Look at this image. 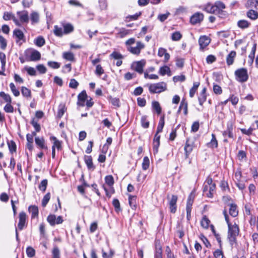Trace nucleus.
Listing matches in <instances>:
<instances>
[{
    "label": "nucleus",
    "mask_w": 258,
    "mask_h": 258,
    "mask_svg": "<svg viewBox=\"0 0 258 258\" xmlns=\"http://www.w3.org/2000/svg\"><path fill=\"white\" fill-rule=\"evenodd\" d=\"M223 213L228 226V238L231 246L233 247L234 244L236 243V237L239 234V228L236 224L233 225L231 224L226 209L224 210Z\"/></svg>",
    "instance_id": "obj_1"
},
{
    "label": "nucleus",
    "mask_w": 258,
    "mask_h": 258,
    "mask_svg": "<svg viewBox=\"0 0 258 258\" xmlns=\"http://www.w3.org/2000/svg\"><path fill=\"white\" fill-rule=\"evenodd\" d=\"M215 190V183L213 182V179L210 176L207 177L203 185V192L207 197L212 198Z\"/></svg>",
    "instance_id": "obj_2"
},
{
    "label": "nucleus",
    "mask_w": 258,
    "mask_h": 258,
    "mask_svg": "<svg viewBox=\"0 0 258 258\" xmlns=\"http://www.w3.org/2000/svg\"><path fill=\"white\" fill-rule=\"evenodd\" d=\"M24 54L26 60L29 61H36L41 58L40 52L33 48L26 49Z\"/></svg>",
    "instance_id": "obj_3"
},
{
    "label": "nucleus",
    "mask_w": 258,
    "mask_h": 258,
    "mask_svg": "<svg viewBox=\"0 0 258 258\" xmlns=\"http://www.w3.org/2000/svg\"><path fill=\"white\" fill-rule=\"evenodd\" d=\"M166 84L162 82L157 83L151 84L149 85V90L151 93H160L166 90Z\"/></svg>",
    "instance_id": "obj_4"
},
{
    "label": "nucleus",
    "mask_w": 258,
    "mask_h": 258,
    "mask_svg": "<svg viewBox=\"0 0 258 258\" xmlns=\"http://www.w3.org/2000/svg\"><path fill=\"white\" fill-rule=\"evenodd\" d=\"M234 74L236 80L239 82H245L248 79L247 70L245 68L237 69L235 71Z\"/></svg>",
    "instance_id": "obj_5"
},
{
    "label": "nucleus",
    "mask_w": 258,
    "mask_h": 258,
    "mask_svg": "<svg viewBox=\"0 0 258 258\" xmlns=\"http://www.w3.org/2000/svg\"><path fill=\"white\" fill-rule=\"evenodd\" d=\"M146 64V60L142 59L140 61L134 62L132 64V68L140 74L143 73V69Z\"/></svg>",
    "instance_id": "obj_6"
},
{
    "label": "nucleus",
    "mask_w": 258,
    "mask_h": 258,
    "mask_svg": "<svg viewBox=\"0 0 258 258\" xmlns=\"http://www.w3.org/2000/svg\"><path fill=\"white\" fill-rule=\"evenodd\" d=\"M47 220L51 226H54L55 224H59L63 222L61 216H59L56 217L55 215L53 214L49 215L47 218Z\"/></svg>",
    "instance_id": "obj_7"
},
{
    "label": "nucleus",
    "mask_w": 258,
    "mask_h": 258,
    "mask_svg": "<svg viewBox=\"0 0 258 258\" xmlns=\"http://www.w3.org/2000/svg\"><path fill=\"white\" fill-rule=\"evenodd\" d=\"M26 218L27 215L24 212H21L19 213L18 228L20 230H22L26 226Z\"/></svg>",
    "instance_id": "obj_8"
},
{
    "label": "nucleus",
    "mask_w": 258,
    "mask_h": 258,
    "mask_svg": "<svg viewBox=\"0 0 258 258\" xmlns=\"http://www.w3.org/2000/svg\"><path fill=\"white\" fill-rule=\"evenodd\" d=\"M145 47V45L140 41L137 42V46L136 47L130 46L127 48V50L134 54L139 55L141 49Z\"/></svg>",
    "instance_id": "obj_9"
},
{
    "label": "nucleus",
    "mask_w": 258,
    "mask_h": 258,
    "mask_svg": "<svg viewBox=\"0 0 258 258\" xmlns=\"http://www.w3.org/2000/svg\"><path fill=\"white\" fill-rule=\"evenodd\" d=\"M168 199L169 200L170 212L172 213H175L176 211L177 197L175 195H172L171 198L168 197Z\"/></svg>",
    "instance_id": "obj_10"
},
{
    "label": "nucleus",
    "mask_w": 258,
    "mask_h": 258,
    "mask_svg": "<svg viewBox=\"0 0 258 258\" xmlns=\"http://www.w3.org/2000/svg\"><path fill=\"white\" fill-rule=\"evenodd\" d=\"M211 39L207 36L203 35L200 37L199 39V44L200 49L203 50L210 43Z\"/></svg>",
    "instance_id": "obj_11"
},
{
    "label": "nucleus",
    "mask_w": 258,
    "mask_h": 258,
    "mask_svg": "<svg viewBox=\"0 0 258 258\" xmlns=\"http://www.w3.org/2000/svg\"><path fill=\"white\" fill-rule=\"evenodd\" d=\"M194 143L189 139H186V143L184 148L185 151V158H188L189 154L193 150Z\"/></svg>",
    "instance_id": "obj_12"
},
{
    "label": "nucleus",
    "mask_w": 258,
    "mask_h": 258,
    "mask_svg": "<svg viewBox=\"0 0 258 258\" xmlns=\"http://www.w3.org/2000/svg\"><path fill=\"white\" fill-rule=\"evenodd\" d=\"M3 19L6 21L12 20L15 24L18 26H21L20 21L15 17V16L10 12H5L3 16Z\"/></svg>",
    "instance_id": "obj_13"
},
{
    "label": "nucleus",
    "mask_w": 258,
    "mask_h": 258,
    "mask_svg": "<svg viewBox=\"0 0 258 258\" xmlns=\"http://www.w3.org/2000/svg\"><path fill=\"white\" fill-rule=\"evenodd\" d=\"M17 15L21 23H27L29 22L28 12L27 11H18Z\"/></svg>",
    "instance_id": "obj_14"
},
{
    "label": "nucleus",
    "mask_w": 258,
    "mask_h": 258,
    "mask_svg": "<svg viewBox=\"0 0 258 258\" xmlns=\"http://www.w3.org/2000/svg\"><path fill=\"white\" fill-rule=\"evenodd\" d=\"M87 99V95L85 91H82L78 96L77 105L79 106H84L85 101Z\"/></svg>",
    "instance_id": "obj_15"
},
{
    "label": "nucleus",
    "mask_w": 258,
    "mask_h": 258,
    "mask_svg": "<svg viewBox=\"0 0 258 258\" xmlns=\"http://www.w3.org/2000/svg\"><path fill=\"white\" fill-rule=\"evenodd\" d=\"M203 15L201 13H196L190 18V22L192 24H196L201 22L203 19Z\"/></svg>",
    "instance_id": "obj_16"
},
{
    "label": "nucleus",
    "mask_w": 258,
    "mask_h": 258,
    "mask_svg": "<svg viewBox=\"0 0 258 258\" xmlns=\"http://www.w3.org/2000/svg\"><path fill=\"white\" fill-rule=\"evenodd\" d=\"M160 136L159 134H155L153 140V150L154 154H156L158 151V147L160 145Z\"/></svg>",
    "instance_id": "obj_17"
},
{
    "label": "nucleus",
    "mask_w": 258,
    "mask_h": 258,
    "mask_svg": "<svg viewBox=\"0 0 258 258\" xmlns=\"http://www.w3.org/2000/svg\"><path fill=\"white\" fill-rule=\"evenodd\" d=\"M207 89L204 87L201 92L200 93L198 96V100L200 105L203 106L204 103L206 101L207 94H206Z\"/></svg>",
    "instance_id": "obj_18"
},
{
    "label": "nucleus",
    "mask_w": 258,
    "mask_h": 258,
    "mask_svg": "<svg viewBox=\"0 0 258 258\" xmlns=\"http://www.w3.org/2000/svg\"><path fill=\"white\" fill-rule=\"evenodd\" d=\"M84 161L89 170H94L95 168L92 162V158L91 156L85 155L84 156Z\"/></svg>",
    "instance_id": "obj_19"
},
{
    "label": "nucleus",
    "mask_w": 258,
    "mask_h": 258,
    "mask_svg": "<svg viewBox=\"0 0 258 258\" xmlns=\"http://www.w3.org/2000/svg\"><path fill=\"white\" fill-rule=\"evenodd\" d=\"M35 142L36 145L41 149H47V147L45 144V140L43 137H36Z\"/></svg>",
    "instance_id": "obj_20"
},
{
    "label": "nucleus",
    "mask_w": 258,
    "mask_h": 258,
    "mask_svg": "<svg viewBox=\"0 0 258 258\" xmlns=\"http://www.w3.org/2000/svg\"><path fill=\"white\" fill-rule=\"evenodd\" d=\"M236 52L231 51L226 57V63L228 66H231L233 63L234 60L236 57Z\"/></svg>",
    "instance_id": "obj_21"
},
{
    "label": "nucleus",
    "mask_w": 258,
    "mask_h": 258,
    "mask_svg": "<svg viewBox=\"0 0 258 258\" xmlns=\"http://www.w3.org/2000/svg\"><path fill=\"white\" fill-rule=\"evenodd\" d=\"M28 211L31 214V218H35L38 217V207L35 205L29 206Z\"/></svg>",
    "instance_id": "obj_22"
},
{
    "label": "nucleus",
    "mask_w": 258,
    "mask_h": 258,
    "mask_svg": "<svg viewBox=\"0 0 258 258\" xmlns=\"http://www.w3.org/2000/svg\"><path fill=\"white\" fill-rule=\"evenodd\" d=\"M229 213L233 217H235L238 215V211L237 206L235 204H231L230 205Z\"/></svg>",
    "instance_id": "obj_23"
},
{
    "label": "nucleus",
    "mask_w": 258,
    "mask_h": 258,
    "mask_svg": "<svg viewBox=\"0 0 258 258\" xmlns=\"http://www.w3.org/2000/svg\"><path fill=\"white\" fill-rule=\"evenodd\" d=\"M246 16L252 20H255L258 18V12L253 10H249L246 13Z\"/></svg>",
    "instance_id": "obj_24"
},
{
    "label": "nucleus",
    "mask_w": 258,
    "mask_h": 258,
    "mask_svg": "<svg viewBox=\"0 0 258 258\" xmlns=\"http://www.w3.org/2000/svg\"><path fill=\"white\" fill-rule=\"evenodd\" d=\"M159 73L161 76H164L167 74L168 76H170L171 75L170 69L169 67L167 66H164L160 68L159 71Z\"/></svg>",
    "instance_id": "obj_25"
},
{
    "label": "nucleus",
    "mask_w": 258,
    "mask_h": 258,
    "mask_svg": "<svg viewBox=\"0 0 258 258\" xmlns=\"http://www.w3.org/2000/svg\"><path fill=\"white\" fill-rule=\"evenodd\" d=\"M209 148H215L218 146V142L216 138V136L214 134H212V139L209 143L207 144Z\"/></svg>",
    "instance_id": "obj_26"
},
{
    "label": "nucleus",
    "mask_w": 258,
    "mask_h": 258,
    "mask_svg": "<svg viewBox=\"0 0 258 258\" xmlns=\"http://www.w3.org/2000/svg\"><path fill=\"white\" fill-rule=\"evenodd\" d=\"M0 97L4 100V102L6 103L12 102V99L10 94L6 93L2 91L0 92Z\"/></svg>",
    "instance_id": "obj_27"
},
{
    "label": "nucleus",
    "mask_w": 258,
    "mask_h": 258,
    "mask_svg": "<svg viewBox=\"0 0 258 258\" xmlns=\"http://www.w3.org/2000/svg\"><path fill=\"white\" fill-rule=\"evenodd\" d=\"M250 23L245 20H241L237 22V26L239 28L244 29L248 28Z\"/></svg>",
    "instance_id": "obj_28"
},
{
    "label": "nucleus",
    "mask_w": 258,
    "mask_h": 258,
    "mask_svg": "<svg viewBox=\"0 0 258 258\" xmlns=\"http://www.w3.org/2000/svg\"><path fill=\"white\" fill-rule=\"evenodd\" d=\"M214 5L216 13H219L220 11H222L226 7L225 4L220 1L216 2Z\"/></svg>",
    "instance_id": "obj_29"
},
{
    "label": "nucleus",
    "mask_w": 258,
    "mask_h": 258,
    "mask_svg": "<svg viewBox=\"0 0 258 258\" xmlns=\"http://www.w3.org/2000/svg\"><path fill=\"white\" fill-rule=\"evenodd\" d=\"M165 124V121H164V116H162L160 117L158 125L157 126V131H156V134H159L162 132L163 127Z\"/></svg>",
    "instance_id": "obj_30"
},
{
    "label": "nucleus",
    "mask_w": 258,
    "mask_h": 258,
    "mask_svg": "<svg viewBox=\"0 0 258 258\" xmlns=\"http://www.w3.org/2000/svg\"><path fill=\"white\" fill-rule=\"evenodd\" d=\"M62 57L69 61H75V56L74 54L71 52H64L62 54Z\"/></svg>",
    "instance_id": "obj_31"
},
{
    "label": "nucleus",
    "mask_w": 258,
    "mask_h": 258,
    "mask_svg": "<svg viewBox=\"0 0 258 258\" xmlns=\"http://www.w3.org/2000/svg\"><path fill=\"white\" fill-rule=\"evenodd\" d=\"M34 44L38 47H42L45 44V41L42 36H38L34 40Z\"/></svg>",
    "instance_id": "obj_32"
},
{
    "label": "nucleus",
    "mask_w": 258,
    "mask_h": 258,
    "mask_svg": "<svg viewBox=\"0 0 258 258\" xmlns=\"http://www.w3.org/2000/svg\"><path fill=\"white\" fill-rule=\"evenodd\" d=\"M222 135L225 138L227 137L232 138V127L231 126H228L226 130L223 132Z\"/></svg>",
    "instance_id": "obj_33"
},
{
    "label": "nucleus",
    "mask_w": 258,
    "mask_h": 258,
    "mask_svg": "<svg viewBox=\"0 0 258 258\" xmlns=\"http://www.w3.org/2000/svg\"><path fill=\"white\" fill-rule=\"evenodd\" d=\"M102 187L105 191L106 196L108 198H110L111 195L114 194V189L113 186H108V188H107L105 185H103Z\"/></svg>",
    "instance_id": "obj_34"
},
{
    "label": "nucleus",
    "mask_w": 258,
    "mask_h": 258,
    "mask_svg": "<svg viewBox=\"0 0 258 258\" xmlns=\"http://www.w3.org/2000/svg\"><path fill=\"white\" fill-rule=\"evenodd\" d=\"M210 223V221L206 216L203 217L201 221V225L203 228L208 229L209 227Z\"/></svg>",
    "instance_id": "obj_35"
},
{
    "label": "nucleus",
    "mask_w": 258,
    "mask_h": 258,
    "mask_svg": "<svg viewBox=\"0 0 258 258\" xmlns=\"http://www.w3.org/2000/svg\"><path fill=\"white\" fill-rule=\"evenodd\" d=\"M200 85V82H194L193 84V87L189 90V96L191 98H192L197 91V89Z\"/></svg>",
    "instance_id": "obj_36"
},
{
    "label": "nucleus",
    "mask_w": 258,
    "mask_h": 258,
    "mask_svg": "<svg viewBox=\"0 0 258 258\" xmlns=\"http://www.w3.org/2000/svg\"><path fill=\"white\" fill-rule=\"evenodd\" d=\"M246 5L248 7L254 8L258 10V0H248Z\"/></svg>",
    "instance_id": "obj_37"
},
{
    "label": "nucleus",
    "mask_w": 258,
    "mask_h": 258,
    "mask_svg": "<svg viewBox=\"0 0 258 258\" xmlns=\"http://www.w3.org/2000/svg\"><path fill=\"white\" fill-rule=\"evenodd\" d=\"M152 107L158 114H160L161 112V107L158 101H154L152 103Z\"/></svg>",
    "instance_id": "obj_38"
},
{
    "label": "nucleus",
    "mask_w": 258,
    "mask_h": 258,
    "mask_svg": "<svg viewBox=\"0 0 258 258\" xmlns=\"http://www.w3.org/2000/svg\"><path fill=\"white\" fill-rule=\"evenodd\" d=\"M132 32L131 30L126 29L125 28H120L119 30V32L118 33V35L120 38H123L125 36L128 35Z\"/></svg>",
    "instance_id": "obj_39"
},
{
    "label": "nucleus",
    "mask_w": 258,
    "mask_h": 258,
    "mask_svg": "<svg viewBox=\"0 0 258 258\" xmlns=\"http://www.w3.org/2000/svg\"><path fill=\"white\" fill-rule=\"evenodd\" d=\"M9 86L13 94L15 97L19 96L20 94V92L19 90L16 88L15 85L13 83H11Z\"/></svg>",
    "instance_id": "obj_40"
},
{
    "label": "nucleus",
    "mask_w": 258,
    "mask_h": 258,
    "mask_svg": "<svg viewBox=\"0 0 258 258\" xmlns=\"http://www.w3.org/2000/svg\"><path fill=\"white\" fill-rule=\"evenodd\" d=\"M13 34L18 40H21L24 38V33L19 29H15L13 32Z\"/></svg>",
    "instance_id": "obj_41"
},
{
    "label": "nucleus",
    "mask_w": 258,
    "mask_h": 258,
    "mask_svg": "<svg viewBox=\"0 0 258 258\" xmlns=\"http://www.w3.org/2000/svg\"><path fill=\"white\" fill-rule=\"evenodd\" d=\"M30 19L32 24L37 23L39 22V14L35 12H33L31 14Z\"/></svg>",
    "instance_id": "obj_42"
},
{
    "label": "nucleus",
    "mask_w": 258,
    "mask_h": 258,
    "mask_svg": "<svg viewBox=\"0 0 258 258\" xmlns=\"http://www.w3.org/2000/svg\"><path fill=\"white\" fill-rule=\"evenodd\" d=\"M8 145L10 152L13 153L16 151V145L14 141H10L8 142Z\"/></svg>",
    "instance_id": "obj_43"
},
{
    "label": "nucleus",
    "mask_w": 258,
    "mask_h": 258,
    "mask_svg": "<svg viewBox=\"0 0 258 258\" xmlns=\"http://www.w3.org/2000/svg\"><path fill=\"white\" fill-rule=\"evenodd\" d=\"M21 92L24 97H30L31 95V90L26 87L22 86L21 87Z\"/></svg>",
    "instance_id": "obj_44"
},
{
    "label": "nucleus",
    "mask_w": 258,
    "mask_h": 258,
    "mask_svg": "<svg viewBox=\"0 0 258 258\" xmlns=\"http://www.w3.org/2000/svg\"><path fill=\"white\" fill-rule=\"evenodd\" d=\"M137 197L130 196L128 197V202L132 208H135L137 205Z\"/></svg>",
    "instance_id": "obj_45"
},
{
    "label": "nucleus",
    "mask_w": 258,
    "mask_h": 258,
    "mask_svg": "<svg viewBox=\"0 0 258 258\" xmlns=\"http://www.w3.org/2000/svg\"><path fill=\"white\" fill-rule=\"evenodd\" d=\"M64 34H69L74 30V27L71 24H66L63 25Z\"/></svg>",
    "instance_id": "obj_46"
},
{
    "label": "nucleus",
    "mask_w": 258,
    "mask_h": 258,
    "mask_svg": "<svg viewBox=\"0 0 258 258\" xmlns=\"http://www.w3.org/2000/svg\"><path fill=\"white\" fill-rule=\"evenodd\" d=\"M142 126L145 128H147L149 126V121L147 119V116L146 115L142 116L141 119Z\"/></svg>",
    "instance_id": "obj_47"
},
{
    "label": "nucleus",
    "mask_w": 258,
    "mask_h": 258,
    "mask_svg": "<svg viewBox=\"0 0 258 258\" xmlns=\"http://www.w3.org/2000/svg\"><path fill=\"white\" fill-rule=\"evenodd\" d=\"M67 108L64 104L59 105L57 112V117L58 118H61L64 114Z\"/></svg>",
    "instance_id": "obj_48"
},
{
    "label": "nucleus",
    "mask_w": 258,
    "mask_h": 258,
    "mask_svg": "<svg viewBox=\"0 0 258 258\" xmlns=\"http://www.w3.org/2000/svg\"><path fill=\"white\" fill-rule=\"evenodd\" d=\"M0 60L2 64V69L3 71H5L6 63V56L5 54L2 52H0Z\"/></svg>",
    "instance_id": "obj_49"
},
{
    "label": "nucleus",
    "mask_w": 258,
    "mask_h": 258,
    "mask_svg": "<svg viewBox=\"0 0 258 258\" xmlns=\"http://www.w3.org/2000/svg\"><path fill=\"white\" fill-rule=\"evenodd\" d=\"M50 139L54 141L52 148H54V149H55V148H56L58 150L60 149V148H61V142L59 141H58L56 139V138H55V137H51L50 138Z\"/></svg>",
    "instance_id": "obj_50"
},
{
    "label": "nucleus",
    "mask_w": 258,
    "mask_h": 258,
    "mask_svg": "<svg viewBox=\"0 0 258 258\" xmlns=\"http://www.w3.org/2000/svg\"><path fill=\"white\" fill-rule=\"evenodd\" d=\"M105 182L108 186H113L114 183L113 176L111 175L106 176Z\"/></svg>",
    "instance_id": "obj_51"
},
{
    "label": "nucleus",
    "mask_w": 258,
    "mask_h": 258,
    "mask_svg": "<svg viewBox=\"0 0 258 258\" xmlns=\"http://www.w3.org/2000/svg\"><path fill=\"white\" fill-rule=\"evenodd\" d=\"M109 102L115 107L119 106V100L117 98H113L111 96L108 97Z\"/></svg>",
    "instance_id": "obj_52"
},
{
    "label": "nucleus",
    "mask_w": 258,
    "mask_h": 258,
    "mask_svg": "<svg viewBox=\"0 0 258 258\" xmlns=\"http://www.w3.org/2000/svg\"><path fill=\"white\" fill-rule=\"evenodd\" d=\"M53 32L56 36L59 37L62 36L63 34H64L62 28L61 27H59L57 25L54 26Z\"/></svg>",
    "instance_id": "obj_53"
},
{
    "label": "nucleus",
    "mask_w": 258,
    "mask_h": 258,
    "mask_svg": "<svg viewBox=\"0 0 258 258\" xmlns=\"http://www.w3.org/2000/svg\"><path fill=\"white\" fill-rule=\"evenodd\" d=\"M180 108H182V109H183L184 111V114L185 115H186L187 114V106L188 104L187 101L184 99H182L180 102Z\"/></svg>",
    "instance_id": "obj_54"
},
{
    "label": "nucleus",
    "mask_w": 258,
    "mask_h": 258,
    "mask_svg": "<svg viewBox=\"0 0 258 258\" xmlns=\"http://www.w3.org/2000/svg\"><path fill=\"white\" fill-rule=\"evenodd\" d=\"M205 10L209 13H215L216 11L215 10L214 5L211 4H208L206 5L205 8Z\"/></svg>",
    "instance_id": "obj_55"
},
{
    "label": "nucleus",
    "mask_w": 258,
    "mask_h": 258,
    "mask_svg": "<svg viewBox=\"0 0 258 258\" xmlns=\"http://www.w3.org/2000/svg\"><path fill=\"white\" fill-rule=\"evenodd\" d=\"M181 37L182 35L179 31L174 32L171 35V39L174 41L180 40Z\"/></svg>",
    "instance_id": "obj_56"
},
{
    "label": "nucleus",
    "mask_w": 258,
    "mask_h": 258,
    "mask_svg": "<svg viewBox=\"0 0 258 258\" xmlns=\"http://www.w3.org/2000/svg\"><path fill=\"white\" fill-rule=\"evenodd\" d=\"M47 65L50 68L53 69H57L60 68V63L54 61H49L47 62Z\"/></svg>",
    "instance_id": "obj_57"
},
{
    "label": "nucleus",
    "mask_w": 258,
    "mask_h": 258,
    "mask_svg": "<svg viewBox=\"0 0 258 258\" xmlns=\"http://www.w3.org/2000/svg\"><path fill=\"white\" fill-rule=\"evenodd\" d=\"M110 57L114 59H122L123 56L118 52L113 51L110 55Z\"/></svg>",
    "instance_id": "obj_58"
},
{
    "label": "nucleus",
    "mask_w": 258,
    "mask_h": 258,
    "mask_svg": "<svg viewBox=\"0 0 258 258\" xmlns=\"http://www.w3.org/2000/svg\"><path fill=\"white\" fill-rule=\"evenodd\" d=\"M112 139L111 137H108L106 140V143L103 147V152L105 154L108 149V147L112 143Z\"/></svg>",
    "instance_id": "obj_59"
},
{
    "label": "nucleus",
    "mask_w": 258,
    "mask_h": 258,
    "mask_svg": "<svg viewBox=\"0 0 258 258\" xmlns=\"http://www.w3.org/2000/svg\"><path fill=\"white\" fill-rule=\"evenodd\" d=\"M150 165V160L148 157H145L142 163V168L143 170H147Z\"/></svg>",
    "instance_id": "obj_60"
},
{
    "label": "nucleus",
    "mask_w": 258,
    "mask_h": 258,
    "mask_svg": "<svg viewBox=\"0 0 258 258\" xmlns=\"http://www.w3.org/2000/svg\"><path fill=\"white\" fill-rule=\"evenodd\" d=\"M112 205L114 206L115 210L116 212H119L121 211L120 203L117 199H114L113 200Z\"/></svg>",
    "instance_id": "obj_61"
},
{
    "label": "nucleus",
    "mask_w": 258,
    "mask_h": 258,
    "mask_svg": "<svg viewBox=\"0 0 258 258\" xmlns=\"http://www.w3.org/2000/svg\"><path fill=\"white\" fill-rule=\"evenodd\" d=\"M52 258H60V251L57 246H54L52 251Z\"/></svg>",
    "instance_id": "obj_62"
},
{
    "label": "nucleus",
    "mask_w": 258,
    "mask_h": 258,
    "mask_svg": "<svg viewBox=\"0 0 258 258\" xmlns=\"http://www.w3.org/2000/svg\"><path fill=\"white\" fill-rule=\"evenodd\" d=\"M11 103H7L4 107V110L6 112L13 113L14 112V107Z\"/></svg>",
    "instance_id": "obj_63"
},
{
    "label": "nucleus",
    "mask_w": 258,
    "mask_h": 258,
    "mask_svg": "<svg viewBox=\"0 0 258 258\" xmlns=\"http://www.w3.org/2000/svg\"><path fill=\"white\" fill-rule=\"evenodd\" d=\"M50 198V194L49 192L46 194L43 197L42 201V206L44 207L48 203Z\"/></svg>",
    "instance_id": "obj_64"
}]
</instances>
